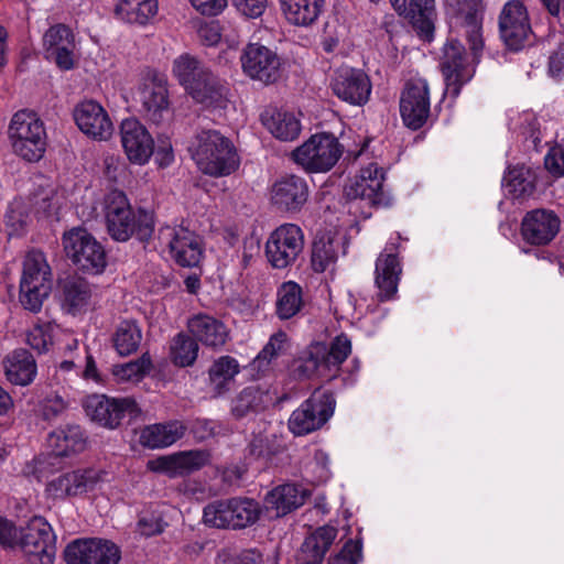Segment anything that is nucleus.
I'll use <instances>...</instances> for the list:
<instances>
[{"label":"nucleus","mask_w":564,"mask_h":564,"mask_svg":"<svg viewBox=\"0 0 564 564\" xmlns=\"http://www.w3.org/2000/svg\"><path fill=\"white\" fill-rule=\"evenodd\" d=\"M58 334H62V329L54 323L35 324L26 334V343L39 352H45L55 343Z\"/></svg>","instance_id":"53"},{"label":"nucleus","mask_w":564,"mask_h":564,"mask_svg":"<svg viewBox=\"0 0 564 564\" xmlns=\"http://www.w3.org/2000/svg\"><path fill=\"white\" fill-rule=\"evenodd\" d=\"M209 462V454L205 451L180 452L172 455L161 456L148 463V468L164 473L170 477L189 474L204 467Z\"/></svg>","instance_id":"34"},{"label":"nucleus","mask_w":564,"mask_h":564,"mask_svg":"<svg viewBox=\"0 0 564 564\" xmlns=\"http://www.w3.org/2000/svg\"><path fill=\"white\" fill-rule=\"evenodd\" d=\"M265 393L257 387H248L231 401V414L236 419L257 412L264 403Z\"/></svg>","instance_id":"50"},{"label":"nucleus","mask_w":564,"mask_h":564,"mask_svg":"<svg viewBox=\"0 0 564 564\" xmlns=\"http://www.w3.org/2000/svg\"><path fill=\"white\" fill-rule=\"evenodd\" d=\"M191 334L205 346L221 347L229 338L227 326L219 319L198 314L188 321Z\"/></svg>","instance_id":"38"},{"label":"nucleus","mask_w":564,"mask_h":564,"mask_svg":"<svg viewBox=\"0 0 564 564\" xmlns=\"http://www.w3.org/2000/svg\"><path fill=\"white\" fill-rule=\"evenodd\" d=\"M330 87L335 96L352 106L367 104L372 89L366 73L348 66H343L334 73Z\"/></svg>","instance_id":"24"},{"label":"nucleus","mask_w":564,"mask_h":564,"mask_svg":"<svg viewBox=\"0 0 564 564\" xmlns=\"http://www.w3.org/2000/svg\"><path fill=\"white\" fill-rule=\"evenodd\" d=\"M45 56L53 59L62 70L75 66L76 41L73 31L65 24L52 25L42 39Z\"/></svg>","instance_id":"29"},{"label":"nucleus","mask_w":564,"mask_h":564,"mask_svg":"<svg viewBox=\"0 0 564 564\" xmlns=\"http://www.w3.org/2000/svg\"><path fill=\"white\" fill-rule=\"evenodd\" d=\"M137 100L141 104L144 116L153 123H161L170 112L167 80L154 69L141 73L137 86Z\"/></svg>","instance_id":"14"},{"label":"nucleus","mask_w":564,"mask_h":564,"mask_svg":"<svg viewBox=\"0 0 564 564\" xmlns=\"http://www.w3.org/2000/svg\"><path fill=\"white\" fill-rule=\"evenodd\" d=\"M66 257L82 272L100 274L107 267L104 246L86 229L76 227L62 237Z\"/></svg>","instance_id":"9"},{"label":"nucleus","mask_w":564,"mask_h":564,"mask_svg":"<svg viewBox=\"0 0 564 564\" xmlns=\"http://www.w3.org/2000/svg\"><path fill=\"white\" fill-rule=\"evenodd\" d=\"M85 431L77 424H67L53 431L47 438L52 454L59 457H70L87 448Z\"/></svg>","instance_id":"36"},{"label":"nucleus","mask_w":564,"mask_h":564,"mask_svg":"<svg viewBox=\"0 0 564 564\" xmlns=\"http://www.w3.org/2000/svg\"><path fill=\"white\" fill-rule=\"evenodd\" d=\"M310 490L297 484H283L274 487L264 497V508L282 517L304 505Z\"/></svg>","instance_id":"35"},{"label":"nucleus","mask_w":564,"mask_h":564,"mask_svg":"<svg viewBox=\"0 0 564 564\" xmlns=\"http://www.w3.org/2000/svg\"><path fill=\"white\" fill-rule=\"evenodd\" d=\"M93 290L84 279H72L63 286L62 305L67 313L76 315L88 310Z\"/></svg>","instance_id":"45"},{"label":"nucleus","mask_w":564,"mask_h":564,"mask_svg":"<svg viewBox=\"0 0 564 564\" xmlns=\"http://www.w3.org/2000/svg\"><path fill=\"white\" fill-rule=\"evenodd\" d=\"M164 525L161 519L154 517H142L138 522L140 533L147 536L161 533L164 530Z\"/></svg>","instance_id":"63"},{"label":"nucleus","mask_w":564,"mask_h":564,"mask_svg":"<svg viewBox=\"0 0 564 564\" xmlns=\"http://www.w3.org/2000/svg\"><path fill=\"white\" fill-rule=\"evenodd\" d=\"M17 546L30 564H54L56 535L43 517L36 516L28 521L21 529Z\"/></svg>","instance_id":"10"},{"label":"nucleus","mask_w":564,"mask_h":564,"mask_svg":"<svg viewBox=\"0 0 564 564\" xmlns=\"http://www.w3.org/2000/svg\"><path fill=\"white\" fill-rule=\"evenodd\" d=\"M285 20L301 28L312 26L319 19L325 0H280Z\"/></svg>","instance_id":"40"},{"label":"nucleus","mask_w":564,"mask_h":564,"mask_svg":"<svg viewBox=\"0 0 564 564\" xmlns=\"http://www.w3.org/2000/svg\"><path fill=\"white\" fill-rule=\"evenodd\" d=\"M261 122L279 140L292 141L300 135L301 123L294 112L267 108L261 113Z\"/></svg>","instance_id":"39"},{"label":"nucleus","mask_w":564,"mask_h":564,"mask_svg":"<svg viewBox=\"0 0 564 564\" xmlns=\"http://www.w3.org/2000/svg\"><path fill=\"white\" fill-rule=\"evenodd\" d=\"M172 74L197 102L207 107H223L226 102V84L196 57L189 54L177 56L172 64Z\"/></svg>","instance_id":"2"},{"label":"nucleus","mask_w":564,"mask_h":564,"mask_svg":"<svg viewBox=\"0 0 564 564\" xmlns=\"http://www.w3.org/2000/svg\"><path fill=\"white\" fill-rule=\"evenodd\" d=\"M35 186L29 202L15 198L10 203L6 213L10 235H20L24 230L30 221V212L39 218H50L55 216L62 207L63 195L48 180L41 176L35 182Z\"/></svg>","instance_id":"5"},{"label":"nucleus","mask_w":564,"mask_h":564,"mask_svg":"<svg viewBox=\"0 0 564 564\" xmlns=\"http://www.w3.org/2000/svg\"><path fill=\"white\" fill-rule=\"evenodd\" d=\"M186 427L180 421H170L145 426L140 434V443L149 448L171 446L183 437Z\"/></svg>","instance_id":"41"},{"label":"nucleus","mask_w":564,"mask_h":564,"mask_svg":"<svg viewBox=\"0 0 564 564\" xmlns=\"http://www.w3.org/2000/svg\"><path fill=\"white\" fill-rule=\"evenodd\" d=\"M158 11V0H119L115 7L119 20L138 25H147Z\"/></svg>","instance_id":"44"},{"label":"nucleus","mask_w":564,"mask_h":564,"mask_svg":"<svg viewBox=\"0 0 564 564\" xmlns=\"http://www.w3.org/2000/svg\"><path fill=\"white\" fill-rule=\"evenodd\" d=\"M302 288L294 281L283 282L276 291V315L280 319H290L303 307Z\"/></svg>","instance_id":"46"},{"label":"nucleus","mask_w":564,"mask_h":564,"mask_svg":"<svg viewBox=\"0 0 564 564\" xmlns=\"http://www.w3.org/2000/svg\"><path fill=\"white\" fill-rule=\"evenodd\" d=\"M209 462V454L205 451L180 452L172 455L161 456L148 463V468L164 473L170 477L189 474L204 467Z\"/></svg>","instance_id":"32"},{"label":"nucleus","mask_w":564,"mask_h":564,"mask_svg":"<svg viewBox=\"0 0 564 564\" xmlns=\"http://www.w3.org/2000/svg\"><path fill=\"white\" fill-rule=\"evenodd\" d=\"M2 365L7 379L17 386H29L34 381L37 373L35 359L23 348L8 354Z\"/></svg>","instance_id":"37"},{"label":"nucleus","mask_w":564,"mask_h":564,"mask_svg":"<svg viewBox=\"0 0 564 564\" xmlns=\"http://www.w3.org/2000/svg\"><path fill=\"white\" fill-rule=\"evenodd\" d=\"M337 536V530L332 525H324L308 535L301 547L303 564H319Z\"/></svg>","instance_id":"43"},{"label":"nucleus","mask_w":564,"mask_h":564,"mask_svg":"<svg viewBox=\"0 0 564 564\" xmlns=\"http://www.w3.org/2000/svg\"><path fill=\"white\" fill-rule=\"evenodd\" d=\"M159 235L177 264L191 268L200 262L204 254L203 242L194 231L184 226H165L160 229Z\"/></svg>","instance_id":"17"},{"label":"nucleus","mask_w":564,"mask_h":564,"mask_svg":"<svg viewBox=\"0 0 564 564\" xmlns=\"http://www.w3.org/2000/svg\"><path fill=\"white\" fill-rule=\"evenodd\" d=\"M304 247V234L295 224H283L275 228L265 242L268 261L276 269L293 264Z\"/></svg>","instance_id":"16"},{"label":"nucleus","mask_w":564,"mask_h":564,"mask_svg":"<svg viewBox=\"0 0 564 564\" xmlns=\"http://www.w3.org/2000/svg\"><path fill=\"white\" fill-rule=\"evenodd\" d=\"M105 476V471L95 468L78 469L52 478L45 488L53 499L75 497L93 490Z\"/></svg>","instance_id":"25"},{"label":"nucleus","mask_w":564,"mask_h":564,"mask_svg":"<svg viewBox=\"0 0 564 564\" xmlns=\"http://www.w3.org/2000/svg\"><path fill=\"white\" fill-rule=\"evenodd\" d=\"M544 165L554 176H564V147L555 145L551 148L544 159Z\"/></svg>","instance_id":"57"},{"label":"nucleus","mask_w":564,"mask_h":564,"mask_svg":"<svg viewBox=\"0 0 564 564\" xmlns=\"http://www.w3.org/2000/svg\"><path fill=\"white\" fill-rule=\"evenodd\" d=\"M209 462V454L205 451L180 452L172 455L161 456L148 463V468L164 473L170 477L189 474L204 467Z\"/></svg>","instance_id":"33"},{"label":"nucleus","mask_w":564,"mask_h":564,"mask_svg":"<svg viewBox=\"0 0 564 564\" xmlns=\"http://www.w3.org/2000/svg\"><path fill=\"white\" fill-rule=\"evenodd\" d=\"M242 73L263 85L276 83L283 73V62L278 53L259 43L248 44L240 55Z\"/></svg>","instance_id":"15"},{"label":"nucleus","mask_w":564,"mask_h":564,"mask_svg":"<svg viewBox=\"0 0 564 564\" xmlns=\"http://www.w3.org/2000/svg\"><path fill=\"white\" fill-rule=\"evenodd\" d=\"M234 4L243 15L248 18L260 17L265 8L267 0H232Z\"/></svg>","instance_id":"60"},{"label":"nucleus","mask_w":564,"mask_h":564,"mask_svg":"<svg viewBox=\"0 0 564 564\" xmlns=\"http://www.w3.org/2000/svg\"><path fill=\"white\" fill-rule=\"evenodd\" d=\"M101 208L108 234L116 241H128L137 237L148 240L154 231L153 215L144 209L134 210L127 195L120 189L107 192L101 200Z\"/></svg>","instance_id":"1"},{"label":"nucleus","mask_w":564,"mask_h":564,"mask_svg":"<svg viewBox=\"0 0 564 564\" xmlns=\"http://www.w3.org/2000/svg\"><path fill=\"white\" fill-rule=\"evenodd\" d=\"M561 220L550 209H533L528 212L521 221V237L531 246H546L558 234Z\"/></svg>","instance_id":"28"},{"label":"nucleus","mask_w":564,"mask_h":564,"mask_svg":"<svg viewBox=\"0 0 564 564\" xmlns=\"http://www.w3.org/2000/svg\"><path fill=\"white\" fill-rule=\"evenodd\" d=\"M198 355L197 341L185 335L177 334L170 346V357L172 362L178 367H188L194 364Z\"/></svg>","instance_id":"51"},{"label":"nucleus","mask_w":564,"mask_h":564,"mask_svg":"<svg viewBox=\"0 0 564 564\" xmlns=\"http://www.w3.org/2000/svg\"><path fill=\"white\" fill-rule=\"evenodd\" d=\"M83 408L93 422L109 430L117 429L126 416L137 419L141 415L139 404L131 397L109 398L95 393L84 399Z\"/></svg>","instance_id":"11"},{"label":"nucleus","mask_w":564,"mask_h":564,"mask_svg":"<svg viewBox=\"0 0 564 564\" xmlns=\"http://www.w3.org/2000/svg\"><path fill=\"white\" fill-rule=\"evenodd\" d=\"M340 155L341 150L337 139L326 133L312 135L293 152L294 161L311 173L329 171Z\"/></svg>","instance_id":"13"},{"label":"nucleus","mask_w":564,"mask_h":564,"mask_svg":"<svg viewBox=\"0 0 564 564\" xmlns=\"http://www.w3.org/2000/svg\"><path fill=\"white\" fill-rule=\"evenodd\" d=\"M262 513L258 501L247 497L216 500L204 508V522L214 528L242 529L254 524Z\"/></svg>","instance_id":"8"},{"label":"nucleus","mask_w":564,"mask_h":564,"mask_svg":"<svg viewBox=\"0 0 564 564\" xmlns=\"http://www.w3.org/2000/svg\"><path fill=\"white\" fill-rule=\"evenodd\" d=\"M198 35L205 45H216L221 37L220 28L215 22L206 23L199 28Z\"/></svg>","instance_id":"62"},{"label":"nucleus","mask_w":564,"mask_h":564,"mask_svg":"<svg viewBox=\"0 0 564 564\" xmlns=\"http://www.w3.org/2000/svg\"><path fill=\"white\" fill-rule=\"evenodd\" d=\"M152 367L151 358L143 354L139 359L112 368V375L118 382L137 383L141 381Z\"/></svg>","instance_id":"52"},{"label":"nucleus","mask_w":564,"mask_h":564,"mask_svg":"<svg viewBox=\"0 0 564 564\" xmlns=\"http://www.w3.org/2000/svg\"><path fill=\"white\" fill-rule=\"evenodd\" d=\"M441 66L446 82L445 93L458 96L460 87L473 77L471 69L465 65L464 47L458 41L449 40L445 44Z\"/></svg>","instance_id":"31"},{"label":"nucleus","mask_w":564,"mask_h":564,"mask_svg":"<svg viewBox=\"0 0 564 564\" xmlns=\"http://www.w3.org/2000/svg\"><path fill=\"white\" fill-rule=\"evenodd\" d=\"M310 187L297 175H284L276 178L269 188L270 204L279 212L295 214L307 203Z\"/></svg>","instance_id":"22"},{"label":"nucleus","mask_w":564,"mask_h":564,"mask_svg":"<svg viewBox=\"0 0 564 564\" xmlns=\"http://www.w3.org/2000/svg\"><path fill=\"white\" fill-rule=\"evenodd\" d=\"M141 338V329L137 323L123 321L118 325L113 334V345L119 355L128 356L138 349Z\"/></svg>","instance_id":"49"},{"label":"nucleus","mask_w":564,"mask_h":564,"mask_svg":"<svg viewBox=\"0 0 564 564\" xmlns=\"http://www.w3.org/2000/svg\"><path fill=\"white\" fill-rule=\"evenodd\" d=\"M78 129L97 141H107L113 134V123L106 109L95 100L79 102L73 112Z\"/></svg>","instance_id":"26"},{"label":"nucleus","mask_w":564,"mask_h":564,"mask_svg":"<svg viewBox=\"0 0 564 564\" xmlns=\"http://www.w3.org/2000/svg\"><path fill=\"white\" fill-rule=\"evenodd\" d=\"M21 529L13 521L0 516V544L3 547H15Z\"/></svg>","instance_id":"56"},{"label":"nucleus","mask_w":564,"mask_h":564,"mask_svg":"<svg viewBox=\"0 0 564 564\" xmlns=\"http://www.w3.org/2000/svg\"><path fill=\"white\" fill-rule=\"evenodd\" d=\"M498 23L500 36L510 50H521L532 35L528 9L520 0L505 3Z\"/></svg>","instance_id":"21"},{"label":"nucleus","mask_w":564,"mask_h":564,"mask_svg":"<svg viewBox=\"0 0 564 564\" xmlns=\"http://www.w3.org/2000/svg\"><path fill=\"white\" fill-rule=\"evenodd\" d=\"M341 247V238L332 231L318 235L312 248V268L315 272H325L330 269L337 258Z\"/></svg>","instance_id":"42"},{"label":"nucleus","mask_w":564,"mask_h":564,"mask_svg":"<svg viewBox=\"0 0 564 564\" xmlns=\"http://www.w3.org/2000/svg\"><path fill=\"white\" fill-rule=\"evenodd\" d=\"M431 112L430 87L424 78L406 82L400 98V113L403 123L412 129L422 128Z\"/></svg>","instance_id":"19"},{"label":"nucleus","mask_w":564,"mask_h":564,"mask_svg":"<svg viewBox=\"0 0 564 564\" xmlns=\"http://www.w3.org/2000/svg\"><path fill=\"white\" fill-rule=\"evenodd\" d=\"M351 352V341L340 334L334 338L329 349L324 344H312L295 360L293 372L299 379L318 377L324 380L335 379L340 370V365Z\"/></svg>","instance_id":"4"},{"label":"nucleus","mask_w":564,"mask_h":564,"mask_svg":"<svg viewBox=\"0 0 564 564\" xmlns=\"http://www.w3.org/2000/svg\"><path fill=\"white\" fill-rule=\"evenodd\" d=\"M448 13L462 20L466 29L470 50L477 54L484 45L482 41V0H445Z\"/></svg>","instance_id":"30"},{"label":"nucleus","mask_w":564,"mask_h":564,"mask_svg":"<svg viewBox=\"0 0 564 564\" xmlns=\"http://www.w3.org/2000/svg\"><path fill=\"white\" fill-rule=\"evenodd\" d=\"M238 361L230 356L218 358L209 369L210 384L217 395H221L229 390V384L239 373Z\"/></svg>","instance_id":"48"},{"label":"nucleus","mask_w":564,"mask_h":564,"mask_svg":"<svg viewBox=\"0 0 564 564\" xmlns=\"http://www.w3.org/2000/svg\"><path fill=\"white\" fill-rule=\"evenodd\" d=\"M67 404L59 395H52L45 398L40 404V411L44 419L52 420L62 414Z\"/></svg>","instance_id":"58"},{"label":"nucleus","mask_w":564,"mask_h":564,"mask_svg":"<svg viewBox=\"0 0 564 564\" xmlns=\"http://www.w3.org/2000/svg\"><path fill=\"white\" fill-rule=\"evenodd\" d=\"M549 73L552 77L564 75V43L552 53L549 58Z\"/></svg>","instance_id":"64"},{"label":"nucleus","mask_w":564,"mask_h":564,"mask_svg":"<svg viewBox=\"0 0 564 564\" xmlns=\"http://www.w3.org/2000/svg\"><path fill=\"white\" fill-rule=\"evenodd\" d=\"M289 348V338L284 332L273 334L267 345L252 361V367L264 370L273 359L284 354Z\"/></svg>","instance_id":"54"},{"label":"nucleus","mask_w":564,"mask_h":564,"mask_svg":"<svg viewBox=\"0 0 564 564\" xmlns=\"http://www.w3.org/2000/svg\"><path fill=\"white\" fill-rule=\"evenodd\" d=\"M193 8L203 15H217L227 7V0H189Z\"/></svg>","instance_id":"59"},{"label":"nucleus","mask_w":564,"mask_h":564,"mask_svg":"<svg viewBox=\"0 0 564 564\" xmlns=\"http://www.w3.org/2000/svg\"><path fill=\"white\" fill-rule=\"evenodd\" d=\"M120 558L113 542L97 538L74 540L64 550L66 564H118Z\"/></svg>","instance_id":"20"},{"label":"nucleus","mask_w":564,"mask_h":564,"mask_svg":"<svg viewBox=\"0 0 564 564\" xmlns=\"http://www.w3.org/2000/svg\"><path fill=\"white\" fill-rule=\"evenodd\" d=\"M334 395L328 391L316 390L293 411L289 429L294 435H306L321 429L334 414Z\"/></svg>","instance_id":"12"},{"label":"nucleus","mask_w":564,"mask_h":564,"mask_svg":"<svg viewBox=\"0 0 564 564\" xmlns=\"http://www.w3.org/2000/svg\"><path fill=\"white\" fill-rule=\"evenodd\" d=\"M121 144L130 161L144 165L154 153V140L147 128L137 119H124L120 126Z\"/></svg>","instance_id":"27"},{"label":"nucleus","mask_w":564,"mask_h":564,"mask_svg":"<svg viewBox=\"0 0 564 564\" xmlns=\"http://www.w3.org/2000/svg\"><path fill=\"white\" fill-rule=\"evenodd\" d=\"M399 234L391 236L376 260L375 285L381 302L393 300L402 274V264L398 257Z\"/></svg>","instance_id":"18"},{"label":"nucleus","mask_w":564,"mask_h":564,"mask_svg":"<svg viewBox=\"0 0 564 564\" xmlns=\"http://www.w3.org/2000/svg\"><path fill=\"white\" fill-rule=\"evenodd\" d=\"M361 556L360 541L348 540L339 553L338 561L344 564H358Z\"/></svg>","instance_id":"61"},{"label":"nucleus","mask_w":564,"mask_h":564,"mask_svg":"<svg viewBox=\"0 0 564 564\" xmlns=\"http://www.w3.org/2000/svg\"><path fill=\"white\" fill-rule=\"evenodd\" d=\"M188 151L198 170L213 177L234 173L239 158L234 143L216 130H203L192 140Z\"/></svg>","instance_id":"3"},{"label":"nucleus","mask_w":564,"mask_h":564,"mask_svg":"<svg viewBox=\"0 0 564 564\" xmlns=\"http://www.w3.org/2000/svg\"><path fill=\"white\" fill-rule=\"evenodd\" d=\"M406 18L411 20L415 32L422 40L427 42L433 40L435 8L430 10L417 8V11L413 10V13Z\"/></svg>","instance_id":"55"},{"label":"nucleus","mask_w":564,"mask_h":564,"mask_svg":"<svg viewBox=\"0 0 564 564\" xmlns=\"http://www.w3.org/2000/svg\"><path fill=\"white\" fill-rule=\"evenodd\" d=\"M52 269L43 252L32 250L23 260L19 300L31 312H40L52 291Z\"/></svg>","instance_id":"7"},{"label":"nucleus","mask_w":564,"mask_h":564,"mask_svg":"<svg viewBox=\"0 0 564 564\" xmlns=\"http://www.w3.org/2000/svg\"><path fill=\"white\" fill-rule=\"evenodd\" d=\"M503 186L512 198H525L531 196L535 189L534 176L524 166L509 167L503 177Z\"/></svg>","instance_id":"47"},{"label":"nucleus","mask_w":564,"mask_h":564,"mask_svg":"<svg viewBox=\"0 0 564 564\" xmlns=\"http://www.w3.org/2000/svg\"><path fill=\"white\" fill-rule=\"evenodd\" d=\"M384 172L377 163H369L360 169L345 186V196L350 199H361L369 205H388L383 192Z\"/></svg>","instance_id":"23"},{"label":"nucleus","mask_w":564,"mask_h":564,"mask_svg":"<svg viewBox=\"0 0 564 564\" xmlns=\"http://www.w3.org/2000/svg\"><path fill=\"white\" fill-rule=\"evenodd\" d=\"M12 152L26 162H39L45 154L47 133L42 119L31 110L17 111L8 126Z\"/></svg>","instance_id":"6"}]
</instances>
